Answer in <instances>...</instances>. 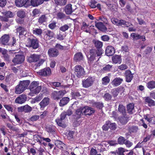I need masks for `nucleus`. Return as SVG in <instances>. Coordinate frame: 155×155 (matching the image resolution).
Wrapping results in <instances>:
<instances>
[{"instance_id":"obj_1","label":"nucleus","mask_w":155,"mask_h":155,"mask_svg":"<svg viewBox=\"0 0 155 155\" xmlns=\"http://www.w3.org/2000/svg\"><path fill=\"white\" fill-rule=\"evenodd\" d=\"M93 42L95 47L97 48V49H93L90 51V57L88 58V61L91 62L93 61L94 60L96 56H100L103 53V51L100 48L103 46L102 42L97 40H94Z\"/></svg>"},{"instance_id":"obj_2","label":"nucleus","mask_w":155,"mask_h":155,"mask_svg":"<svg viewBox=\"0 0 155 155\" xmlns=\"http://www.w3.org/2000/svg\"><path fill=\"white\" fill-rule=\"evenodd\" d=\"M39 83L38 81H33L30 84L29 88L30 92L28 95L33 96L39 93L41 89V87L39 86Z\"/></svg>"},{"instance_id":"obj_3","label":"nucleus","mask_w":155,"mask_h":155,"mask_svg":"<svg viewBox=\"0 0 155 155\" xmlns=\"http://www.w3.org/2000/svg\"><path fill=\"white\" fill-rule=\"evenodd\" d=\"M29 81L28 80L21 81L18 85L15 88V93L16 94H20L26 89L29 84Z\"/></svg>"},{"instance_id":"obj_4","label":"nucleus","mask_w":155,"mask_h":155,"mask_svg":"<svg viewBox=\"0 0 155 155\" xmlns=\"http://www.w3.org/2000/svg\"><path fill=\"white\" fill-rule=\"evenodd\" d=\"M14 51L10 50L8 51L6 49L0 48V52L2 55V57L5 61H8L10 59V57Z\"/></svg>"},{"instance_id":"obj_5","label":"nucleus","mask_w":155,"mask_h":155,"mask_svg":"<svg viewBox=\"0 0 155 155\" xmlns=\"http://www.w3.org/2000/svg\"><path fill=\"white\" fill-rule=\"evenodd\" d=\"M26 46L32 47L35 49L39 47V41L36 38L30 39L28 38L26 42Z\"/></svg>"},{"instance_id":"obj_6","label":"nucleus","mask_w":155,"mask_h":155,"mask_svg":"<svg viewBox=\"0 0 155 155\" xmlns=\"http://www.w3.org/2000/svg\"><path fill=\"white\" fill-rule=\"evenodd\" d=\"M25 59V56L23 54H18L15 55L12 61L16 64H20L24 61Z\"/></svg>"},{"instance_id":"obj_7","label":"nucleus","mask_w":155,"mask_h":155,"mask_svg":"<svg viewBox=\"0 0 155 155\" xmlns=\"http://www.w3.org/2000/svg\"><path fill=\"white\" fill-rule=\"evenodd\" d=\"M75 74L77 77L80 78L84 74L85 71L84 68L80 65H76L75 67Z\"/></svg>"},{"instance_id":"obj_8","label":"nucleus","mask_w":155,"mask_h":155,"mask_svg":"<svg viewBox=\"0 0 155 155\" xmlns=\"http://www.w3.org/2000/svg\"><path fill=\"white\" fill-rule=\"evenodd\" d=\"M94 81V79L92 77H89L86 79L82 81L83 86L85 88L88 87L92 85Z\"/></svg>"},{"instance_id":"obj_9","label":"nucleus","mask_w":155,"mask_h":155,"mask_svg":"<svg viewBox=\"0 0 155 155\" xmlns=\"http://www.w3.org/2000/svg\"><path fill=\"white\" fill-rule=\"evenodd\" d=\"M65 93L64 91H54L51 94V97L54 100H58L61 98Z\"/></svg>"},{"instance_id":"obj_10","label":"nucleus","mask_w":155,"mask_h":155,"mask_svg":"<svg viewBox=\"0 0 155 155\" xmlns=\"http://www.w3.org/2000/svg\"><path fill=\"white\" fill-rule=\"evenodd\" d=\"M82 110L85 115L89 116L92 115L95 111L93 108L88 106H85L82 107Z\"/></svg>"},{"instance_id":"obj_11","label":"nucleus","mask_w":155,"mask_h":155,"mask_svg":"<svg viewBox=\"0 0 155 155\" xmlns=\"http://www.w3.org/2000/svg\"><path fill=\"white\" fill-rule=\"evenodd\" d=\"M15 3L16 6L18 7L23 6L26 7L29 6V0H15Z\"/></svg>"},{"instance_id":"obj_12","label":"nucleus","mask_w":155,"mask_h":155,"mask_svg":"<svg viewBox=\"0 0 155 155\" xmlns=\"http://www.w3.org/2000/svg\"><path fill=\"white\" fill-rule=\"evenodd\" d=\"M112 23L117 26H119L126 24L127 22L123 20H119L115 18H112L111 19Z\"/></svg>"},{"instance_id":"obj_13","label":"nucleus","mask_w":155,"mask_h":155,"mask_svg":"<svg viewBox=\"0 0 155 155\" xmlns=\"http://www.w3.org/2000/svg\"><path fill=\"white\" fill-rule=\"evenodd\" d=\"M41 55L36 54L31 55L30 56L28 57V61L30 62H35L39 60Z\"/></svg>"},{"instance_id":"obj_14","label":"nucleus","mask_w":155,"mask_h":155,"mask_svg":"<svg viewBox=\"0 0 155 155\" xmlns=\"http://www.w3.org/2000/svg\"><path fill=\"white\" fill-rule=\"evenodd\" d=\"M115 52V49L113 46L109 45L106 47L105 53L107 56H112Z\"/></svg>"},{"instance_id":"obj_15","label":"nucleus","mask_w":155,"mask_h":155,"mask_svg":"<svg viewBox=\"0 0 155 155\" xmlns=\"http://www.w3.org/2000/svg\"><path fill=\"white\" fill-rule=\"evenodd\" d=\"M49 99L48 97H45L44 98L39 104L41 109V110H43L44 108L49 104Z\"/></svg>"},{"instance_id":"obj_16","label":"nucleus","mask_w":155,"mask_h":155,"mask_svg":"<svg viewBox=\"0 0 155 155\" xmlns=\"http://www.w3.org/2000/svg\"><path fill=\"white\" fill-rule=\"evenodd\" d=\"M10 39L8 35L5 34L0 39V43L2 45H5L7 44Z\"/></svg>"},{"instance_id":"obj_17","label":"nucleus","mask_w":155,"mask_h":155,"mask_svg":"<svg viewBox=\"0 0 155 155\" xmlns=\"http://www.w3.org/2000/svg\"><path fill=\"white\" fill-rule=\"evenodd\" d=\"M44 33V38L46 40L52 38L54 36L53 32L50 30H46L45 31Z\"/></svg>"},{"instance_id":"obj_18","label":"nucleus","mask_w":155,"mask_h":155,"mask_svg":"<svg viewBox=\"0 0 155 155\" xmlns=\"http://www.w3.org/2000/svg\"><path fill=\"white\" fill-rule=\"evenodd\" d=\"M51 72L50 69L49 68H48L40 70L38 72V73L40 75L45 76L50 75Z\"/></svg>"},{"instance_id":"obj_19","label":"nucleus","mask_w":155,"mask_h":155,"mask_svg":"<svg viewBox=\"0 0 155 155\" xmlns=\"http://www.w3.org/2000/svg\"><path fill=\"white\" fill-rule=\"evenodd\" d=\"M27 97L25 95H21L18 97H17L15 100V103L18 104H22L26 101Z\"/></svg>"},{"instance_id":"obj_20","label":"nucleus","mask_w":155,"mask_h":155,"mask_svg":"<svg viewBox=\"0 0 155 155\" xmlns=\"http://www.w3.org/2000/svg\"><path fill=\"white\" fill-rule=\"evenodd\" d=\"M48 53L49 56L54 57L57 56L59 54L58 51L55 48H51L48 51Z\"/></svg>"},{"instance_id":"obj_21","label":"nucleus","mask_w":155,"mask_h":155,"mask_svg":"<svg viewBox=\"0 0 155 155\" xmlns=\"http://www.w3.org/2000/svg\"><path fill=\"white\" fill-rule=\"evenodd\" d=\"M74 59L77 62L83 61L84 60V56L81 53L77 52L75 54Z\"/></svg>"},{"instance_id":"obj_22","label":"nucleus","mask_w":155,"mask_h":155,"mask_svg":"<svg viewBox=\"0 0 155 155\" xmlns=\"http://www.w3.org/2000/svg\"><path fill=\"white\" fill-rule=\"evenodd\" d=\"M123 79L120 78H114L111 82V84L114 87L119 85L122 82Z\"/></svg>"},{"instance_id":"obj_23","label":"nucleus","mask_w":155,"mask_h":155,"mask_svg":"<svg viewBox=\"0 0 155 155\" xmlns=\"http://www.w3.org/2000/svg\"><path fill=\"white\" fill-rule=\"evenodd\" d=\"M95 25L98 29L102 31L105 32L107 30L106 27L101 22H95Z\"/></svg>"},{"instance_id":"obj_24","label":"nucleus","mask_w":155,"mask_h":155,"mask_svg":"<svg viewBox=\"0 0 155 155\" xmlns=\"http://www.w3.org/2000/svg\"><path fill=\"white\" fill-rule=\"evenodd\" d=\"M17 31L19 33V38H21L24 36L26 33V30L21 27H19L17 29Z\"/></svg>"},{"instance_id":"obj_25","label":"nucleus","mask_w":155,"mask_h":155,"mask_svg":"<svg viewBox=\"0 0 155 155\" xmlns=\"http://www.w3.org/2000/svg\"><path fill=\"white\" fill-rule=\"evenodd\" d=\"M44 2L43 0H31L29 1V5L34 7L37 6Z\"/></svg>"},{"instance_id":"obj_26","label":"nucleus","mask_w":155,"mask_h":155,"mask_svg":"<svg viewBox=\"0 0 155 155\" xmlns=\"http://www.w3.org/2000/svg\"><path fill=\"white\" fill-rule=\"evenodd\" d=\"M126 81L127 82H130L133 78V75L130 71H127L125 73Z\"/></svg>"},{"instance_id":"obj_27","label":"nucleus","mask_w":155,"mask_h":155,"mask_svg":"<svg viewBox=\"0 0 155 155\" xmlns=\"http://www.w3.org/2000/svg\"><path fill=\"white\" fill-rule=\"evenodd\" d=\"M127 110L128 113L130 114L134 113L135 111L134 108V105L133 104H130L127 106Z\"/></svg>"},{"instance_id":"obj_28","label":"nucleus","mask_w":155,"mask_h":155,"mask_svg":"<svg viewBox=\"0 0 155 155\" xmlns=\"http://www.w3.org/2000/svg\"><path fill=\"white\" fill-rule=\"evenodd\" d=\"M123 88L122 87H119L112 90V92L113 96L114 97H117L118 94L120 92H123Z\"/></svg>"},{"instance_id":"obj_29","label":"nucleus","mask_w":155,"mask_h":155,"mask_svg":"<svg viewBox=\"0 0 155 155\" xmlns=\"http://www.w3.org/2000/svg\"><path fill=\"white\" fill-rule=\"evenodd\" d=\"M112 60L114 64L118 63L120 64L121 62V58L118 55H115L112 58Z\"/></svg>"},{"instance_id":"obj_30","label":"nucleus","mask_w":155,"mask_h":155,"mask_svg":"<svg viewBox=\"0 0 155 155\" xmlns=\"http://www.w3.org/2000/svg\"><path fill=\"white\" fill-rule=\"evenodd\" d=\"M128 130L130 133L134 134L138 131L139 128L137 126H129L128 128Z\"/></svg>"},{"instance_id":"obj_31","label":"nucleus","mask_w":155,"mask_h":155,"mask_svg":"<svg viewBox=\"0 0 155 155\" xmlns=\"http://www.w3.org/2000/svg\"><path fill=\"white\" fill-rule=\"evenodd\" d=\"M64 11L66 14H71L73 12L72 9V5L70 4L66 5L65 7Z\"/></svg>"},{"instance_id":"obj_32","label":"nucleus","mask_w":155,"mask_h":155,"mask_svg":"<svg viewBox=\"0 0 155 155\" xmlns=\"http://www.w3.org/2000/svg\"><path fill=\"white\" fill-rule=\"evenodd\" d=\"M145 104H148L149 106L150 107L155 105L154 101L149 97H147L145 99Z\"/></svg>"},{"instance_id":"obj_33","label":"nucleus","mask_w":155,"mask_h":155,"mask_svg":"<svg viewBox=\"0 0 155 155\" xmlns=\"http://www.w3.org/2000/svg\"><path fill=\"white\" fill-rule=\"evenodd\" d=\"M1 13L3 15L7 18H12L14 16L13 13L10 11H7L5 10H3Z\"/></svg>"},{"instance_id":"obj_34","label":"nucleus","mask_w":155,"mask_h":155,"mask_svg":"<svg viewBox=\"0 0 155 155\" xmlns=\"http://www.w3.org/2000/svg\"><path fill=\"white\" fill-rule=\"evenodd\" d=\"M129 117H128L126 114L123 115V117H121L120 119V122L123 124H125L129 120Z\"/></svg>"},{"instance_id":"obj_35","label":"nucleus","mask_w":155,"mask_h":155,"mask_svg":"<svg viewBox=\"0 0 155 155\" xmlns=\"http://www.w3.org/2000/svg\"><path fill=\"white\" fill-rule=\"evenodd\" d=\"M69 99L68 97L62 98L60 101L59 105L61 106H63L66 104L69 101Z\"/></svg>"},{"instance_id":"obj_36","label":"nucleus","mask_w":155,"mask_h":155,"mask_svg":"<svg viewBox=\"0 0 155 155\" xmlns=\"http://www.w3.org/2000/svg\"><path fill=\"white\" fill-rule=\"evenodd\" d=\"M33 33L35 35L40 36L42 33V30L40 28H33Z\"/></svg>"},{"instance_id":"obj_37","label":"nucleus","mask_w":155,"mask_h":155,"mask_svg":"<svg viewBox=\"0 0 155 155\" xmlns=\"http://www.w3.org/2000/svg\"><path fill=\"white\" fill-rule=\"evenodd\" d=\"M57 18L58 19H66L67 18L65 14L63 13L59 12L57 14Z\"/></svg>"},{"instance_id":"obj_38","label":"nucleus","mask_w":155,"mask_h":155,"mask_svg":"<svg viewBox=\"0 0 155 155\" xmlns=\"http://www.w3.org/2000/svg\"><path fill=\"white\" fill-rule=\"evenodd\" d=\"M55 3L58 5H64L67 3V0H54Z\"/></svg>"},{"instance_id":"obj_39","label":"nucleus","mask_w":155,"mask_h":155,"mask_svg":"<svg viewBox=\"0 0 155 155\" xmlns=\"http://www.w3.org/2000/svg\"><path fill=\"white\" fill-rule=\"evenodd\" d=\"M118 110L119 112L123 115L125 114V107L123 105L121 104L119 105L118 107Z\"/></svg>"},{"instance_id":"obj_40","label":"nucleus","mask_w":155,"mask_h":155,"mask_svg":"<svg viewBox=\"0 0 155 155\" xmlns=\"http://www.w3.org/2000/svg\"><path fill=\"white\" fill-rule=\"evenodd\" d=\"M4 106L5 108L12 115L14 114L13 111V108L12 106L9 105H4Z\"/></svg>"},{"instance_id":"obj_41","label":"nucleus","mask_w":155,"mask_h":155,"mask_svg":"<svg viewBox=\"0 0 155 155\" xmlns=\"http://www.w3.org/2000/svg\"><path fill=\"white\" fill-rule=\"evenodd\" d=\"M147 87L150 89H152L155 88V81H150L147 84Z\"/></svg>"},{"instance_id":"obj_42","label":"nucleus","mask_w":155,"mask_h":155,"mask_svg":"<svg viewBox=\"0 0 155 155\" xmlns=\"http://www.w3.org/2000/svg\"><path fill=\"white\" fill-rule=\"evenodd\" d=\"M62 120L60 119H57L56 120V122L57 124L60 127H65V125L63 123L62 120Z\"/></svg>"},{"instance_id":"obj_43","label":"nucleus","mask_w":155,"mask_h":155,"mask_svg":"<svg viewBox=\"0 0 155 155\" xmlns=\"http://www.w3.org/2000/svg\"><path fill=\"white\" fill-rule=\"evenodd\" d=\"M17 15L19 17L21 18H23L25 16V12L23 10L19 11L17 12Z\"/></svg>"},{"instance_id":"obj_44","label":"nucleus","mask_w":155,"mask_h":155,"mask_svg":"<svg viewBox=\"0 0 155 155\" xmlns=\"http://www.w3.org/2000/svg\"><path fill=\"white\" fill-rule=\"evenodd\" d=\"M93 106L99 109H101L103 107V104L101 102H96L93 103Z\"/></svg>"},{"instance_id":"obj_45","label":"nucleus","mask_w":155,"mask_h":155,"mask_svg":"<svg viewBox=\"0 0 155 155\" xmlns=\"http://www.w3.org/2000/svg\"><path fill=\"white\" fill-rule=\"evenodd\" d=\"M102 84L104 85H107L110 82V79L108 76H106L102 79Z\"/></svg>"},{"instance_id":"obj_46","label":"nucleus","mask_w":155,"mask_h":155,"mask_svg":"<svg viewBox=\"0 0 155 155\" xmlns=\"http://www.w3.org/2000/svg\"><path fill=\"white\" fill-rule=\"evenodd\" d=\"M130 36L133 38L134 40H138L140 38V36L138 34L133 33L131 34Z\"/></svg>"},{"instance_id":"obj_47","label":"nucleus","mask_w":155,"mask_h":155,"mask_svg":"<svg viewBox=\"0 0 155 155\" xmlns=\"http://www.w3.org/2000/svg\"><path fill=\"white\" fill-rule=\"evenodd\" d=\"M69 28V26L66 24L64 25L61 26L59 28L60 30L64 32L68 30Z\"/></svg>"},{"instance_id":"obj_48","label":"nucleus","mask_w":155,"mask_h":155,"mask_svg":"<svg viewBox=\"0 0 155 155\" xmlns=\"http://www.w3.org/2000/svg\"><path fill=\"white\" fill-rule=\"evenodd\" d=\"M125 151V149L124 148L122 147H120L118 149L117 153L118 155H124V153Z\"/></svg>"},{"instance_id":"obj_49","label":"nucleus","mask_w":155,"mask_h":155,"mask_svg":"<svg viewBox=\"0 0 155 155\" xmlns=\"http://www.w3.org/2000/svg\"><path fill=\"white\" fill-rule=\"evenodd\" d=\"M126 140L124 137L120 136L118 139V142L119 144H124Z\"/></svg>"},{"instance_id":"obj_50","label":"nucleus","mask_w":155,"mask_h":155,"mask_svg":"<svg viewBox=\"0 0 155 155\" xmlns=\"http://www.w3.org/2000/svg\"><path fill=\"white\" fill-rule=\"evenodd\" d=\"M110 123V121H107L105 124L102 127V128L103 130L107 131L109 128V124Z\"/></svg>"},{"instance_id":"obj_51","label":"nucleus","mask_w":155,"mask_h":155,"mask_svg":"<svg viewBox=\"0 0 155 155\" xmlns=\"http://www.w3.org/2000/svg\"><path fill=\"white\" fill-rule=\"evenodd\" d=\"M111 95L108 93L105 94L104 96V98L105 100L107 101L110 100L111 99Z\"/></svg>"},{"instance_id":"obj_52","label":"nucleus","mask_w":155,"mask_h":155,"mask_svg":"<svg viewBox=\"0 0 155 155\" xmlns=\"http://www.w3.org/2000/svg\"><path fill=\"white\" fill-rule=\"evenodd\" d=\"M46 20V18L45 15H42L38 19V21L40 23H42L45 22Z\"/></svg>"},{"instance_id":"obj_53","label":"nucleus","mask_w":155,"mask_h":155,"mask_svg":"<svg viewBox=\"0 0 155 155\" xmlns=\"http://www.w3.org/2000/svg\"><path fill=\"white\" fill-rule=\"evenodd\" d=\"M24 110L25 112H29L31 111L32 110L31 108L28 105H26L24 106Z\"/></svg>"},{"instance_id":"obj_54","label":"nucleus","mask_w":155,"mask_h":155,"mask_svg":"<svg viewBox=\"0 0 155 155\" xmlns=\"http://www.w3.org/2000/svg\"><path fill=\"white\" fill-rule=\"evenodd\" d=\"M39 118L38 115H35L32 116L29 119V121H35L38 120Z\"/></svg>"},{"instance_id":"obj_55","label":"nucleus","mask_w":155,"mask_h":155,"mask_svg":"<svg viewBox=\"0 0 155 155\" xmlns=\"http://www.w3.org/2000/svg\"><path fill=\"white\" fill-rule=\"evenodd\" d=\"M97 2L94 0H92L89 3V5L92 8H95L96 7Z\"/></svg>"},{"instance_id":"obj_56","label":"nucleus","mask_w":155,"mask_h":155,"mask_svg":"<svg viewBox=\"0 0 155 155\" xmlns=\"http://www.w3.org/2000/svg\"><path fill=\"white\" fill-rule=\"evenodd\" d=\"M47 131L51 133H53L55 132V130L54 127H47L46 128Z\"/></svg>"},{"instance_id":"obj_57","label":"nucleus","mask_w":155,"mask_h":155,"mask_svg":"<svg viewBox=\"0 0 155 155\" xmlns=\"http://www.w3.org/2000/svg\"><path fill=\"white\" fill-rule=\"evenodd\" d=\"M127 68L128 67L126 64H122L118 67V69L121 70H124Z\"/></svg>"},{"instance_id":"obj_58","label":"nucleus","mask_w":155,"mask_h":155,"mask_svg":"<svg viewBox=\"0 0 155 155\" xmlns=\"http://www.w3.org/2000/svg\"><path fill=\"white\" fill-rule=\"evenodd\" d=\"M11 70H12V71L15 73H16L18 71H20V68L19 67H12L11 68Z\"/></svg>"},{"instance_id":"obj_59","label":"nucleus","mask_w":155,"mask_h":155,"mask_svg":"<svg viewBox=\"0 0 155 155\" xmlns=\"http://www.w3.org/2000/svg\"><path fill=\"white\" fill-rule=\"evenodd\" d=\"M101 40L104 41H108L109 39V37L107 35H104L101 36Z\"/></svg>"},{"instance_id":"obj_60","label":"nucleus","mask_w":155,"mask_h":155,"mask_svg":"<svg viewBox=\"0 0 155 155\" xmlns=\"http://www.w3.org/2000/svg\"><path fill=\"white\" fill-rule=\"evenodd\" d=\"M112 67V66L109 64H107L103 68L104 70L105 71H109L110 70Z\"/></svg>"},{"instance_id":"obj_61","label":"nucleus","mask_w":155,"mask_h":155,"mask_svg":"<svg viewBox=\"0 0 155 155\" xmlns=\"http://www.w3.org/2000/svg\"><path fill=\"white\" fill-rule=\"evenodd\" d=\"M65 37L64 35L60 33L58 35L57 39L60 41H62L64 39Z\"/></svg>"},{"instance_id":"obj_62","label":"nucleus","mask_w":155,"mask_h":155,"mask_svg":"<svg viewBox=\"0 0 155 155\" xmlns=\"http://www.w3.org/2000/svg\"><path fill=\"white\" fill-rule=\"evenodd\" d=\"M99 19L100 20L103 21L104 23L107 24L108 23L107 19L103 16L100 17Z\"/></svg>"},{"instance_id":"obj_63","label":"nucleus","mask_w":155,"mask_h":155,"mask_svg":"<svg viewBox=\"0 0 155 155\" xmlns=\"http://www.w3.org/2000/svg\"><path fill=\"white\" fill-rule=\"evenodd\" d=\"M88 27L87 25L85 22H83L81 28V29L83 31H85Z\"/></svg>"},{"instance_id":"obj_64","label":"nucleus","mask_w":155,"mask_h":155,"mask_svg":"<svg viewBox=\"0 0 155 155\" xmlns=\"http://www.w3.org/2000/svg\"><path fill=\"white\" fill-rule=\"evenodd\" d=\"M43 97L42 94H40L35 98V100H36L37 102H38L41 100L42 98Z\"/></svg>"}]
</instances>
